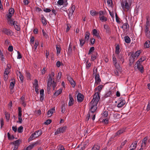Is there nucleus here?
Listing matches in <instances>:
<instances>
[{"instance_id":"8","label":"nucleus","mask_w":150,"mask_h":150,"mask_svg":"<svg viewBox=\"0 0 150 150\" xmlns=\"http://www.w3.org/2000/svg\"><path fill=\"white\" fill-rule=\"evenodd\" d=\"M18 122L20 123H21L22 122V110L21 108L20 107L18 108Z\"/></svg>"},{"instance_id":"28","label":"nucleus","mask_w":150,"mask_h":150,"mask_svg":"<svg viewBox=\"0 0 150 150\" xmlns=\"http://www.w3.org/2000/svg\"><path fill=\"white\" fill-rule=\"evenodd\" d=\"M145 35L146 38L150 40V31L149 30H145Z\"/></svg>"},{"instance_id":"57","label":"nucleus","mask_w":150,"mask_h":150,"mask_svg":"<svg viewBox=\"0 0 150 150\" xmlns=\"http://www.w3.org/2000/svg\"><path fill=\"white\" fill-rule=\"evenodd\" d=\"M8 11V13L13 15L14 12V10L13 8H11L9 9Z\"/></svg>"},{"instance_id":"47","label":"nucleus","mask_w":150,"mask_h":150,"mask_svg":"<svg viewBox=\"0 0 150 150\" xmlns=\"http://www.w3.org/2000/svg\"><path fill=\"white\" fill-rule=\"evenodd\" d=\"M146 59V57L145 56H142L138 61L142 63V62L144 61Z\"/></svg>"},{"instance_id":"56","label":"nucleus","mask_w":150,"mask_h":150,"mask_svg":"<svg viewBox=\"0 0 150 150\" xmlns=\"http://www.w3.org/2000/svg\"><path fill=\"white\" fill-rule=\"evenodd\" d=\"M56 49L57 50V53L58 54H59L61 51V47L57 45L56 47Z\"/></svg>"},{"instance_id":"4","label":"nucleus","mask_w":150,"mask_h":150,"mask_svg":"<svg viewBox=\"0 0 150 150\" xmlns=\"http://www.w3.org/2000/svg\"><path fill=\"white\" fill-rule=\"evenodd\" d=\"M148 137L146 136L143 139L142 142V145H141V147H147V144H148Z\"/></svg>"},{"instance_id":"40","label":"nucleus","mask_w":150,"mask_h":150,"mask_svg":"<svg viewBox=\"0 0 150 150\" xmlns=\"http://www.w3.org/2000/svg\"><path fill=\"white\" fill-rule=\"evenodd\" d=\"M91 14L92 16H94L98 14V12H97L93 10H91L90 11Z\"/></svg>"},{"instance_id":"26","label":"nucleus","mask_w":150,"mask_h":150,"mask_svg":"<svg viewBox=\"0 0 150 150\" xmlns=\"http://www.w3.org/2000/svg\"><path fill=\"white\" fill-rule=\"evenodd\" d=\"M98 53L97 52H95L94 53L92 54L91 55V60L92 61H94L96 59V57L98 55Z\"/></svg>"},{"instance_id":"10","label":"nucleus","mask_w":150,"mask_h":150,"mask_svg":"<svg viewBox=\"0 0 150 150\" xmlns=\"http://www.w3.org/2000/svg\"><path fill=\"white\" fill-rule=\"evenodd\" d=\"M14 27L15 29L17 31H20L21 30V26L18 22L16 21V22H14L12 24Z\"/></svg>"},{"instance_id":"21","label":"nucleus","mask_w":150,"mask_h":150,"mask_svg":"<svg viewBox=\"0 0 150 150\" xmlns=\"http://www.w3.org/2000/svg\"><path fill=\"white\" fill-rule=\"evenodd\" d=\"M42 134V131L41 129L36 131L34 133L36 138L41 135Z\"/></svg>"},{"instance_id":"7","label":"nucleus","mask_w":150,"mask_h":150,"mask_svg":"<svg viewBox=\"0 0 150 150\" xmlns=\"http://www.w3.org/2000/svg\"><path fill=\"white\" fill-rule=\"evenodd\" d=\"M90 104L91 105V107L90 109V110L92 113H93L96 111L97 108V104H95L94 103L91 102L90 103Z\"/></svg>"},{"instance_id":"39","label":"nucleus","mask_w":150,"mask_h":150,"mask_svg":"<svg viewBox=\"0 0 150 150\" xmlns=\"http://www.w3.org/2000/svg\"><path fill=\"white\" fill-rule=\"evenodd\" d=\"M137 141H135L133 143L132 145L130 146L129 147H132V145H133L132 146V148L134 149H135L137 147Z\"/></svg>"},{"instance_id":"43","label":"nucleus","mask_w":150,"mask_h":150,"mask_svg":"<svg viewBox=\"0 0 150 150\" xmlns=\"http://www.w3.org/2000/svg\"><path fill=\"white\" fill-rule=\"evenodd\" d=\"M20 75L19 77L20 78L21 82V83H23L24 81V77L22 74H21L20 72H19Z\"/></svg>"},{"instance_id":"1","label":"nucleus","mask_w":150,"mask_h":150,"mask_svg":"<svg viewBox=\"0 0 150 150\" xmlns=\"http://www.w3.org/2000/svg\"><path fill=\"white\" fill-rule=\"evenodd\" d=\"M121 4L123 9L127 11L129 10L131 6V5H129L127 0H122Z\"/></svg>"},{"instance_id":"22","label":"nucleus","mask_w":150,"mask_h":150,"mask_svg":"<svg viewBox=\"0 0 150 150\" xmlns=\"http://www.w3.org/2000/svg\"><path fill=\"white\" fill-rule=\"evenodd\" d=\"M150 25V23L149 21L147 19L145 24V30H149V28Z\"/></svg>"},{"instance_id":"32","label":"nucleus","mask_w":150,"mask_h":150,"mask_svg":"<svg viewBox=\"0 0 150 150\" xmlns=\"http://www.w3.org/2000/svg\"><path fill=\"white\" fill-rule=\"evenodd\" d=\"M52 77H51V76H50V75H49V77L47 81V85H51V84L52 83Z\"/></svg>"},{"instance_id":"30","label":"nucleus","mask_w":150,"mask_h":150,"mask_svg":"<svg viewBox=\"0 0 150 150\" xmlns=\"http://www.w3.org/2000/svg\"><path fill=\"white\" fill-rule=\"evenodd\" d=\"M25 75L27 80H31V75L30 73L27 71H26L25 73Z\"/></svg>"},{"instance_id":"2","label":"nucleus","mask_w":150,"mask_h":150,"mask_svg":"<svg viewBox=\"0 0 150 150\" xmlns=\"http://www.w3.org/2000/svg\"><path fill=\"white\" fill-rule=\"evenodd\" d=\"M67 128V126H65L63 127H60L57 129V130L55 132L54 134L56 135L59 134L63 133L65 132Z\"/></svg>"},{"instance_id":"41","label":"nucleus","mask_w":150,"mask_h":150,"mask_svg":"<svg viewBox=\"0 0 150 150\" xmlns=\"http://www.w3.org/2000/svg\"><path fill=\"white\" fill-rule=\"evenodd\" d=\"M100 149V146L99 145H95L93 146L91 150H99Z\"/></svg>"},{"instance_id":"14","label":"nucleus","mask_w":150,"mask_h":150,"mask_svg":"<svg viewBox=\"0 0 150 150\" xmlns=\"http://www.w3.org/2000/svg\"><path fill=\"white\" fill-rule=\"evenodd\" d=\"M125 129L124 128H122L120 129L117 132L115 133L114 135V137H116L117 136H119L120 135L122 134L123 132H125Z\"/></svg>"},{"instance_id":"50","label":"nucleus","mask_w":150,"mask_h":150,"mask_svg":"<svg viewBox=\"0 0 150 150\" xmlns=\"http://www.w3.org/2000/svg\"><path fill=\"white\" fill-rule=\"evenodd\" d=\"M95 48L94 47H90L88 53V55H90L92 53V52L94 50Z\"/></svg>"},{"instance_id":"33","label":"nucleus","mask_w":150,"mask_h":150,"mask_svg":"<svg viewBox=\"0 0 150 150\" xmlns=\"http://www.w3.org/2000/svg\"><path fill=\"white\" fill-rule=\"evenodd\" d=\"M41 143V142L40 140H39L36 141L35 142H34L32 144L33 147L36 146L38 145H40Z\"/></svg>"},{"instance_id":"17","label":"nucleus","mask_w":150,"mask_h":150,"mask_svg":"<svg viewBox=\"0 0 150 150\" xmlns=\"http://www.w3.org/2000/svg\"><path fill=\"white\" fill-rule=\"evenodd\" d=\"M103 26L104 28L106 30L107 33L109 34L111 33L110 29L108 25L105 24Z\"/></svg>"},{"instance_id":"61","label":"nucleus","mask_w":150,"mask_h":150,"mask_svg":"<svg viewBox=\"0 0 150 150\" xmlns=\"http://www.w3.org/2000/svg\"><path fill=\"white\" fill-rule=\"evenodd\" d=\"M42 22L44 25H46L47 24V20L45 18L41 19Z\"/></svg>"},{"instance_id":"49","label":"nucleus","mask_w":150,"mask_h":150,"mask_svg":"<svg viewBox=\"0 0 150 150\" xmlns=\"http://www.w3.org/2000/svg\"><path fill=\"white\" fill-rule=\"evenodd\" d=\"M79 41L80 42V46L82 47L83 45L84 44L85 42V41H86L85 40H84L82 39H79Z\"/></svg>"},{"instance_id":"58","label":"nucleus","mask_w":150,"mask_h":150,"mask_svg":"<svg viewBox=\"0 0 150 150\" xmlns=\"http://www.w3.org/2000/svg\"><path fill=\"white\" fill-rule=\"evenodd\" d=\"M13 143L15 145L18 146L20 144L19 140H17L13 142Z\"/></svg>"},{"instance_id":"51","label":"nucleus","mask_w":150,"mask_h":150,"mask_svg":"<svg viewBox=\"0 0 150 150\" xmlns=\"http://www.w3.org/2000/svg\"><path fill=\"white\" fill-rule=\"evenodd\" d=\"M33 85L35 86V87H38V81L37 79H35L34 80Z\"/></svg>"},{"instance_id":"42","label":"nucleus","mask_w":150,"mask_h":150,"mask_svg":"<svg viewBox=\"0 0 150 150\" xmlns=\"http://www.w3.org/2000/svg\"><path fill=\"white\" fill-rule=\"evenodd\" d=\"M66 109V105L65 104H63L61 106V112L64 113Z\"/></svg>"},{"instance_id":"13","label":"nucleus","mask_w":150,"mask_h":150,"mask_svg":"<svg viewBox=\"0 0 150 150\" xmlns=\"http://www.w3.org/2000/svg\"><path fill=\"white\" fill-rule=\"evenodd\" d=\"M112 60L113 62V64L114 66H115V68L118 69V67L119 65L117 64V59L116 58L115 55L114 54L112 55Z\"/></svg>"},{"instance_id":"44","label":"nucleus","mask_w":150,"mask_h":150,"mask_svg":"<svg viewBox=\"0 0 150 150\" xmlns=\"http://www.w3.org/2000/svg\"><path fill=\"white\" fill-rule=\"evenodd\" d=\"M43 35L45 38L46 39L48 38L49 37L48 34L45 32L44 29H42V30Z\"/></svg>"},{"instance_id":"54","label":"nucleus","mask_w":150,"mask_h":150,"mask_svg":"<svg viewBox=\"0 0 150 150\" xmlns=\"http://www.w3.org/2000/svg\"><path fill=\"white\" fill-rule=\"evenodd\" d=\"M52 8H44L43 11L46 13H49L51 11Z\"/></svg>"},{"instance_id":"24","label":"nucleus","mask_w":150,"mask_h":150,"mask_svg":"<svg viewBox=\"0 0 150 150\" xmlns=\"http://www.w3.org/2000/svg\"><path fill=\"white\" fill-rule=\"evenodd\" d=\"M145 48H148L150 47V41L149 40H147L144 44Z\"/></svg>"},{"instance_id":"29","label":"nucleus","mask_w":150,"mask_h":150,"mask_svg":"<svg viewBox=\"0 0 150 150\" xmlns=\"http://www.w3.org/2000/svg\"><path fill=\"white\" fill-rule=\"evenodd\" d=\"M120 52V46L118 44L115 47V53L116 54L118 55L119 54Z\"/></svg>"},{"instance_id":"37","label":"nucleus","mask_w":150,"mask_h":150,"mask_svg":"<svg viewBox=\"0 0 150 150\" xmlns=\"http://www.w3.org/2000/svg\"><path fill=\"white\" fill-rule=\"evenodd\" d=\"M35 136L34 133L32 134L28 139V141L29 142L33 140L35 138H36Z\"/></svg>"},{"instance_id":"53","label":"nucleus","mask_w":150,"mask_h":150,"mask_svg":"<svg viewBox=\"0 0 150 150\" xmlns=\"http://www.w3.org/2000/svg\"><path fill=\"white\" fill-rule=\"evenodd\" d=\"M141 50H139L137 51L135 53H134V54L136 57H138L141 53Z\"/></svg>"},{"instance_id":"31","label":"nucleus","mask_w":150,"mask_h":150,"mask_svg":"<svg viewBox=\"0 0 150 150\" xmlns=\"http://www.w3.org/2000/svg\"><path fill=\"white\" fill-rule=\"evenodd\" d=\"M125 42L127 43L130 42L131 40L130 38L128 36H126L124 37Z\"/></svg>"},{"instance_id":"6","label":"nucleus","mask_w":150,"mask_h":150,"mask_svg":"<svg viewBox=\"0 0 150 150\" xmlns=\"http://www.w3.org/2000/svg\"><path fill=\"white\" fill-rule=\"evenodd\" d=\"M119 100L120 101V102L117 104V107L119 108H120L125 104V102L124 98H120Z\"/></svg>"},{"instance_id":"35","label":"nucleus","mask_w":150,"mask_h":150,"mask_svg":"<svg viewBox=\"0 0 150 150\" xmlns=\"http://www.w3.org/2000/svg\"><path fill=\"white\" fill-rule=\"evenodd\" d=\"M127 22L123 24L122 27V28L125 30L127 29V28H129V25L127 23Z\"/></svg>"},{"instance_id":"34","label":"nucleus","mask_w":150,"mask_h":150,"mask_svg":"<svg viewBox=\"0 0 150 150\" xmlns=\"http://www.w3.org/2000/svg\"><path fill=\"white\" fill-rule=\"evenodd\" d=\"M15 83V81L11 82L9 86V88L11 90H13V89L14 87Z\"/></svg>"},{"instance_id":"3","label":"nucleus","mask_w":150,"mask_h":150,"mask_svg":"<svg viewBox=\"0 0 150 150\" xmlns=\"http://www.w3.org/2000/svg\"><path fill=\"white\" fill-rule=\"evenodd\" d=\"M99 93L98 92H96L94 94V97L92 101H91V103L92 102L94 103L95 104H97L98 102L100 99V96H99Z\"/></svg>"},{"instance_id":"5","label":"nucleus","mask_w":150,"mask_h":150,"mask_svg":"<svg viewBox=\"0 0 150 150\" xmlns=\"http://www.w3.org/2000/svg\"><path fill=\"white\" fill-rule=\"evenodd\" d=\"M75 9V6L74 5H72L68 9V15L69 16H71L74 11Z\"/></svg>"},{"instance_id":"55","label":"nucleus","mask_w":150,"mask_h":150,"mask_svg":"<svg viewBox=\"0 0 150 150\" xmlns=\"http://www.w3.org/2000/svg\"><path fill=\"white\" fill-rule=\"evenodd\" d=\"M23 127L22 126H20L18 127L17 129V131L18 133H21L23 132Z\"/></svg>"},{"instance_id":"11","label":"nucleus","mask_w":150,"mask_h":150,"mask_svg":"<svg viewBox=\"0 0 150 150\" xmlns=\"http://www.w3.org/2000/svg\"><path fill=\"white\" fill-rule=\"evenodd\" d=\"M84 99L83 96L80 93H79L77 96V100L78 102H82Z\"/></svg>"},{"instance_id":"60","label":"nucleus","mask_w":150,"mask_h":150,"mask_svg":"<svg viewBox=\"0 0 150 150\" xmlns=\"http://www.w3.org/2000/svg\"><path fill=\"white\" fill-rule=\"evenodd\" d=\"M57 150H65L63 145H60L57 146Z\"/></svg>"},{"instance_id":"46","label":"nucleus","mask_w":150,"mask_h":150,"mask_svg":"<svg viewBox=\"0 0 150 150\" xmlns=\"http://www.w3.org/2000/svg\"><path fill=\"white\" fill-rule=\"evenodd\" d=\"M103 87V85H100L99 86H98L96 88H95V89L98 90L99 93H100Z\"/></svg>"},{"instance_id":"62","label":"nucleus","mask_w":150,"mask_h":150,"mask_svg":"<svg viewBox=\"0 0 150 150\" xmlns=\"http://www.w3.org/2000/svg\"><path fill=\"white\" fill-rule=\"evenodd\" d=\"M5 115L6 119L7 120H9L10 117L9 113L8 112H5Z\"/></svg>"},{"instance_id":"19","label":"nucleus","mask_w":150,"mask_h":150,"mask_svg":"<svg viewBox=\"0 0 150 150\" xmlns=\"http://www.w3.org/2000/svg\"><path fill=\"white\" fill-rule=\"evenodd\" d=\"M136 57L134 52H133L130 56V63L133 62L135 60V57Z\"/></svg>"},{"instance_id":"52","label":"nucleus","mask_w":150,"mask_h":150,"mask_svg":"<svg viewBox=\"0 0 150 150\" xmlns=\"http://www.w3.org/2000/svg\"><path fill=\"white\" fill-rule=\"evenodd\" d=\"M108 112L107 111H105L102 113V117H106L108 116Z\"/></svg>"},{"instance_id":"12","label":"nucleus","mask_w":150,"mask_h":150,"mask_svg":"<svg viewBox=\"0 0 150 150\" xmlns=\"http://www.w3.org/2000/svg\"><path fill=\"white\" fill-rule=\"evenodd\" d=\"M67 79L72 85V87L73 88L76 85V83L73 79L70 76H68L67 77Z\"/></svg>"},{"instance_id":"9","label":"nucleus","mask_w":150,"mask_h":150,"mask_svg":"<svg viewBox=\"0 0 150 150\" xmlns=\"http://www.w3.org/2000/svg\"><path fill=\"white\" fill-rule=\"evenodd\" d=\"M2 32L6 35H11V36L12 35H11L12 33V34L13 33L12 32L11 30L6 28H4L2 30Z\"/></svg>"},{"instance_id":"27","label":"nucleus","mask_w":150,"mask_h":150,"mask_svg":"<svg viewBox=\"0 0 150 150\" xmlns=\"http://www.w3.org/2000/svg\"><path fill=\"white\" fill-rule=\"evenodd\" d=\"M7 20L8 24L11 26H13V25L12 24L14 22H16V21H13V20L12 19H7Z\"/></svg>"},{"instance_id":"23","label":"nucleus","mask_w":150,"mask_h":150,"mask_svg":"<svg viewBox=\"0 0 150 150\" xmlns=\"http://www.w3.org/2000/svg\"><path fill=\"white\" fill-rule=\"evenodd\" d=\"M90 33L88 31L85 32V40L88 41L90 38Z\"/></svg>"},{"instance_id":"25","label":"nucleus","mask_w":150,"mask_h":150,"mask_svg":"<svg viewBox=\"0 0 150 150\" xmlns=\"http://www.w3.org/2000/svg\"><path fill=\"white\" fill-rule=\"evenodd\" d=\"M118 58L120 61L122 62V64L124 62V59L123 56V55L121 54H118Z\"/></svg>"},{"instance_id":"36","label":"nucleus","mask_w":150,"mask_h":150,"mask_svg":"<svg viewBox=\"0 0 150 150\" xmlns=\"http://www.w3.org/2000/svg\"><path fill=\"white\" fill-rule=\"evenodd\" d=\"M115 68L116 69H115L114 70V73L116 76H118L119 75L118 71H120V66H119L118 69L117 68Z\"/></svg>"},{"instance_id":"64","label":"nucleus","mask_w":150,"mask_h":150,"mask_svg":"<svg viewBox=\"0 0 150 150\" xmlns=\"http://www.w3.org/2000/svg\"><path fill=\"white\" fill-rule=\"evenodd\" d=\"M135 65H136L137 68L141 66H142L141 63L139 62L138 60L137 62Z\"/></svg>"},{"instance_id":"63","label":"nucleus","mask_w":150,"mask_h":150,"mask_svg":"<svg viewBox=\"0 0 150 150\" xmlns=\"http://www.w3.org/2000/svg\"><path fill=\"white\" fill-rule=\"evenodd\" d=\"M112 93L110 91H109L105 95V96L106 98L110 96Z\"/></svg>"},{"instance_id":"16","label":"nucleus","mask_w":150,"mask_h":150,"mask_svg":"<svg viewBox=\"0 0 150 150\" xmlns=\"http://www.w3.org/2000/svg\"><path fill=\"white\" fill-rule=\"evenodd\" d=\"M69 102L68 105L69 106H71L73 105L74 103V100L70 94H69Z\"/></svg>"},{"instance_id":"59","label":"nucleus","mask_w":150,"mask_h":150,"mask_svg":"<svg viewBox=\"0 0 150 150\" xmlns=\"http://www.w3.org/2000/svg\"><path fill=\"white\" fill-rule=\"evenodd\" d=\"M137 68L141 72V73H143L144 72V68L142 65L141 66Z\"/></svg>"},{"instance_id":"18","label":"nucleus","mask_w":150,"mask_h":150,"mask_svg":"<svg viewBox=\"0 0 150 150\" xmlns=\"http://www.w3.org/2000/svg\"><path fill=\"white\" fill-rule=\"evenodd\" d=\"M96 83V84H98L101 81L100 79V78L99 75L98 74L97 75H96L95 77Z\"/></svg>"},{"instance_id":"48","label":"nucleus","mask_w":150,"mask_h":150,"mask_svg":"<svg viewBox=\"0 0 150 150\" xmlns=\"http://www.w3.org/2000/svg\"><path fill=\"white\" fill-rule=\"evenodd\" d=\"M98 14H99V17H100L104 16L105 14V12L103 11H100L98 12Z\"/></svg>"},{"instance_id":"45","label":"nucleus","mask_w":150,"mask_h":150,"mask_svg":"<svg viewBox=\"0 0 150 150\" xmlns=\"http://www.w3.org/2000/svg\"><path fill=\"white\" fill-rule=\"evenodd\" d=\"M99 18L100 20L102 22H105L107 20V18L105 17L104 16L99 17Z\"/></svg>"},{"instance_id":"38","label":"nucleus","mask_w":150,"mask_h":150,"mask_svg":"<svg viewBox=\"0 0 150 150\" xmlns=\"http://www.w3.org/2000/svg\"><path fill=\"white\" fill-rule=\"evenodd\" d=\"M62 91V90L61 89H60L56 91L54 93V95L56 96H58L59 94L61 93Z\"/></svg>"},{"instance_id":"20","label":"nucleus","mask_w":150,"mask_h":150,"mask_svg":"<svg viewBox=\"0 0 150 150\" xmlns=\"http://www.w3.org/2000/svg\"><path fill=\"white\" fill-rule=\"evenodd\" d=\"M55 111V108H53L49 110L47 114L49 117L51 116L53 112Z\"/></svg>"},{"instance_id":"15","label":"nucleus","mask_w":150,"mask_h":150,"mask_svg":"<svg viewBox=\"0 0 150 150\" xmlns=\"http://www.w3.org/2000/svg\"><path fill=\"white\" fill-rule=\"evenodd\" d=\"M92 34L94 36L96 37L98 39H101L100 37V36L99 33L98 32L96 29H93V30Z\"/></svg>"}]
</instances>
